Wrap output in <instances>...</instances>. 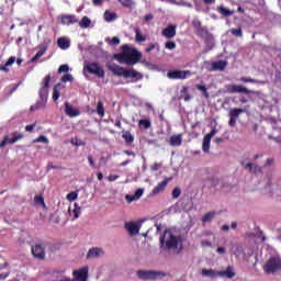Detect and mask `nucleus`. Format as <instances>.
Listing matches in <instances>:
<instances>
[{"mask_svg": "<svg viewBox=\"0 0 281 281\" xmlns=\"http://www.w3.org/2000/svg\"><path fill=\"white\" fill-rule=\"evenodd\" d=\"M122 53L114 55V60H117L121 65H137L142 60V52L137 50L135 47L128 46V44L123 45Z\"/></svg>", "mask_w": 281, "mask_h": 281, "instance_id": "1", "label": "nucleus"}, {"mask_svg": "<svg viewBox=\"0 0 281 281\" xmlns=\"http://www.w3.org/2000/svg\"><path fill=\"white\" fill-rule=\"evenodd\" d=\"M180 243L181 237L175 236L170 229L165 231L160 237V248H162L164 251H171V249H177Z\"/></svg>", "mask_w": 281, "mask_h": 281, "instance_id": "2", "label": "nucleus"}, {"mask_svg": "<svg viewBox=\"0 0 281 281\" xmlns=\"http://www.w3.org/2000/svg\"><path fill=\"white\" fill-rule=\"evenodd\" d=\"M110 71H112L113 76L137 78V80H142V74L137 72V70L128 69L120 65L110 66Z\"/></svg>", "mask_w": 281, "mask_h": 281, "instance_id": "3", "label": "nucleus"}, {"mask_svg": "<svg viewBox=\"0 0 281 281\" xmlns=\"http://www.w3.org/2000/svg\"><path fill=\"white\" fill-rule=\"evenodd\" d=\"M263 271L267 276H276V273L281 271V257L270 258L263 266Z\"/></svg>", "mask_w": 281, "mask_h": 281, "instance_id": "4", "label": "nucleus"}, {"mask_svg": "<svg viewBox=\"0 0 281 281\" xmlns=\"http://www.w3.org/2000/svg\"><path fill=\"white\" fill-rule=\"evenodd\" d=\"M83 71H88L92 76H97V78H104V68H102V65L97 61H88L83 65Z\"/></svg>", "mask_w": 281, "mask_h": 281, "instance_id": "5", "label": "nucleus"}, {"mask_svg": "<svg viewBox=\"0 0 281 281\" xmlns=\"http://www.w3.org/2000/svg\"><path fill=\"white\" fill-rule=\"evenodd\" d=\"M137 277L139 280H157V278L166 277V273L155 270H138Z\"/></svg>", "mask_w": 281, "mask_h": 281, "instance_id": "6", "label": "nucleus"}, {"mask_svg": "<svg viewBox=\"0 0 281 281\" xmlns=\"http://www.w3.org/2000/svg\"><path fill=\"white\" fill-rule=\"evenodd\" d=\"M190 76H192V71L190 70H169L167 72V78H169V80H186L188 78H190Z\"/></svg>", "mask_w": 281, "mask_h": 281, "instance_id": "7", "label": "nucleus"}, {"mask_svg": "<svg viewBox=\"0 0 281 281\" xmlns=\"http://www.w3.org/2000/svg\"><path fill=\"white\" fill-rule=\"evenodd\" d=\"M52 80V75H47L42 82V87L40 89V100H44L47 102V97L49 95V82Z\"/></svg>", "mask_w": 281, "mask_h": 281, "instance_id": "8", "label": "nucleus"}, {"mask_svg": "<svg viewBox=\"0 0 281 281\" xmlns=\"http://www.w3.org/2000/svg\"><path fill=\"white\" fill-rule=\"evenodd\" d=\"M31 252L34 258H37V260H45V246H43L42 244H36L35 246H32Z\"/></svg>", "mask_w": 281, "mask_h": 281, "instance_id": "9", "label": "nucleus"}, {"mask_svg": "<svg viewBox=\"0 0 281 281\" xmlns=\"http://www.w3.org/2000/svg\"><path fill=\"white\" fill-rule=\"evenodd\" d=\"M72 276L76 281H87V278H89V268L85 267L79 270H74Z\"/></svg>", "mask_w": 281, "mask_h": 281, "instance_id": "10", "label": "nucleus"}, {"mask_svg": "<svg viewBox=\"0 0 281 281\" xmlns=\"http://www.w3.org/2000/svg\"><path fill=\"white\" fill-rule=\"evenodd\" d=\"M13 135H15L13 138H10L8 135L4 136V138L0 142V148L8 146V144H16L19 139H23V134L13 133Z\"/></svg>", "mask_w": 281, "mask_h": 281, "instance_id": "11", "label": "nucleus"}, {"mask_svg": "<svg viewBox=\"0 0 281 281\" xmlns=\"http://www.w3.org/2000/svg\"><path fill=\"white\" fill-rule=\"evenodd\" d=\"M76 23H79L78 16L74 14L61 15V25H76Z\"/></svg>", "mask_w": 281, "mask_h": 281, "instance_id": "12", "label": "nucleus"}, {"mask_svg": "<svg viewBox=\"0 0 281 281\" xmlns=\"http://www.w3.org/2000/svg\"><path fill=\"white\" fill-rule=\"evenodd\" d=\"M165 38H175L177 36V25L170 24L161 32Z\"/></svg>", "mask_w": 281, "mask_h": 281, "instance_id": "13", "label": "nucleus"}, {"mask_svg": "<svg viewBox=\"0 0 281 281\" xmlns=\"http://www.w3.org/2000/svg\"><path fill=\"white\" fill-rule=\"evenodd\" d=\"M65 113L68 117H78V115H80V110L74 108L69 102H65Z\"/></svg>", "mask_w": 281, "mask_h": 281, "instance_id": "14", "label": "nucleus"}, {"mask_svg": "<svg viewBox=\"0 0 281 281\" xmlns=\"http://www.w3.org/2000/svg\"><path fill=\"white\" fill-rule=\"evenodd\" d=\"M227 67V61L225 60H218L211 63L210 71H225V68Z\"/></svg>", "mask_w": 281, "mask_h": 281, "instance_id": "15", "label": "nucleus"}, {"mask_svg": "<svg viewBox=\"0 0 281 281\" xmlns=\"http://www.w3.org/2000/svg\"><path fill=\"white\" fill-rule=\"evenodd\" d=\"M229 93H251V90L247 89L244 86L231 85L228 86Z\"/></svg>", "mask_w": 281, "mask_h": 281, "instance_id": "16", "label": "nucleus"}, {"mask_svg": "<svg viewBox=\"0 0 281 281\" xmlns=\"http://www.w3.org/2000/svg\"><path fill=\"white\" fill-rule=\"evenodd\" d=\"M181 144H183V135L175 134V135L170 136L169 146L178 147V146H181Z\"/></svg>", "mask_w": 281, "mask_h": 281, "instance_id": "17", "label": "nucleus"}, {"mask_svg": "<svg viewBox=\"0 0 281 281\" xmlns=\"http://www.w3.org/2000/svg\"><path fill=\"white\" fill-rule=\"evenodd\" d=\"M169 181H172V178H166L162 182L158 183V186L153 189V194H159L160 192H164Z\"/></svg>", "mask_w": 281, "mask_h": 281, "instance_id": "18", "label": "nucleus"}, {"mask_svg": "<svg viewBox=\"0 0 281 281\" xmlns=\"http://www.w3.org/2000/svg\"><path fill=\"white\" fill-rule=\"evenodd\" d=\"M218 276L221 278H227L228 280H232V278L236 277V272H234V268H232V266H228L226 270L220 271Z\"/></svg>", "mask_w": 281, "mask_h": 281, "instance_id": "19", "label": "nucleus"}, {"mask_svg": "<svg viewBox=\"0 0 281 281\" xmlns=\"http://www.w3.org/2000/svg\"><path fill=\"white\" fill-rule=\"evenodd\" d=\"M125 228L127 229V232H130L132 236L139 234V226L137 225V223H125Z\"/></svg>", "mask_w": 281, "mask_h": 281, "instance_id": "20", "label": "nucleus"}, {"mask_svg": "<svg viewBox=\"0 0 281 281\" xmlns=\"http://www.w3.org/2000/svg\"><path fill=\"white\" fill-rule=\"evenodd\" d=\"M179 100H184V102H190V100H192V95L189 92L188 86L182 87L180 90Z\"/></svg>", "mask_w": 281, "mask_h": 281, "instance_id": "21", "label": "nucleus"}, {"mask_svg": "<svg viewBox=\"0 0 281 281\" xmlns=\"http://www.w3.org/2000/svg\"><path fill=\"white\" fill-rule=\"evenodd\" d=\"M144 194V189H137L133 195H126L125 199L133 203V201H137L138 199H142V195Z\"/></svg>", "mask_w": 281, "mask_h": 281, "instance_id": "22", "label": "nucleus"}, {"mask_svg": "<svg viewBox=\"0 0 281 281\" xmlns=\"http://www.w3.org/2000/svg\"><path fill=\"white\" fill-rule=\"evenodd\" d=\"M204 43L207 47V49H214V35H212L211 33H207L206 35H204Z\"/></svg>", "mask_w": 281, "mask_h": 281, "instance_id": "23", "label": "nucleus"}, {"mask_svg": "<svg viewBox=\"0 0 281 281\" xmlns=\"http://www.w3.org/2000/svg\"><path fill=\"white\" fill-rule=\"evenodd\" d=\"M217 12H218V14H221L222 16H233V14H234V10H229V9H227V8H225L224 5H220V7H217Z\"/></svg>", "mask_w": 281, "mask_h": 281, "instance_id": "24", "label": "nucleus"}, {"mask_svg": "<svg viewBox=\"0 0 281 281\" xmlns=\"http://www.w3.org/2000/svg\"><path fill=\"white\" fill-rule=\"evenodd\" d=\"M47 52V44L41 46L40 50L35 54V56L31 59V63H36L43 55Z\"/></svg>", "mask_w": 281, "mask_h": 281, "instance_id": "25", "label": "nucleus"}, {"mask_svg": "<svg viewBox=\"0 0 281 281\" xmlns=\"http://www.w3.org/2000/svg\"><path fill=\"white\" fill-rule=\"evenodd\" d=\"M134 32L136 43H144L146 41V35L142 34V30L139 27H135Z\"/></svg>", "mask_w": 281, "mask_h": 281, "instance_id": "26", "label": "nucleus"}, {"mask_svg": "<svg viewBox=\"0 0 281 281\" xmlns=\"http://www.w3.org/2000/svg\"><path fill=\"white\" fill-rule=\"evenodd\" d=\"M202 276L204 278H217L218 272L214 269H202Z\"/></svg>", "mask_w": 281, "mask_h": 281, "instance_id": "27", "label": "nucleus"}, {"mask_svg": "<svg viewBox=\"0 0 281 281\" xmlns=\"http://www.w3.org/2000/svg\"><path fill=\"white\" fill-rule=\"evenodd\" d=\"M47 101L40 99L34 105L30 106V111H38L40 109H45Z\"/></svg>", "mask_w": 281, "mask_h": 281, "instance_id": "28", "label": "nucleus"}, {"mask_svg": "<svg viewBox=\"0 0 281 281\" xmlns=\"http://www.w3.org/2000/svg\"><path fill=\"white\" fill-rule=\"evenodd\" d=\"M78 23L79 27H82L83 30H87V27H91V19H89V16L87 15H85Z\"/></svg>", "mask_w": 281, "mask_h": 281, "instance_id": "29", "label": "nucleus"}, {"mask_svg": "<svg viewBox=\"0 0 281 281\" xmlns=\"http://www.w3.org/2000/svg\"><path fill=\"white\" fill-rule=\"evenodd\" d=\"M57 45H58V47H60V49H69V42H68V40L67 38H65V37H59L58 40H57Z\"/></svg>", "mask_w": 281, "mask_h": 281, "instance_id": "30", "label": "nucleus"}, {"mask_svg": "<svg viewBox=\"0 0 281 281\" xmlns=\"http://www.w3.org/2000/svg\"><path fill=\"white\" fill-rule=\"evenodd\" d=\"M100 254H102L101 248H91L87 254V258H98Z\"/></svg>", "mask_w": 281, "mask_h": 281, "instance_id": "31", "label": "nucleus"}, {"mask_svg": "<svg viewBox=\"0 0 281 281\" xmlns=\"http://www.w3.org/2000/svg\"><path fill=\"white\" fill-rule=\"evenodd\" d=\"M115 19H117V13L111 12V11H105L104 12V20L108 23H111V21H115Z\"/></svg>", "mask_w": 281, "mask_h": 281, "instance_id": "32", "label": "nucleus"}, {"mask_svg": "<svg viewBox=\"0 0 281 281\" xmlns=\"http://www.w3.org/2000/svg\"><path fill=\"white\" fill-rule=\"evenodd\" d=\"M122 137L123 139H125L126 144H133V142H135V136H133V134L130 131L124 132Z\"/></svg>", "mask_w": 281, "mask_h": 281, "instance_id": "33", "label": "nucleus"}, {"mask_svg": "<svg viewBox=\"0 0 281 281\" xmlns=\"http://www.w3.org/2000/svg\"><path fill=\"white\" fill-rule=\"evenodd\" d=\"M246 168L249 170V172H254L255 175H258V172H262V167L255 166V168H254V164H251V162H248L246 165Z\"/></svg>", "mask_w": 281, "mask_h": 281, "instance_id": "34", "label": "nucleus"}, {"mask_svg": "<svg viewBox=\"0 0 281 281\" xmlns=\"http://www.w3.org/2000/svg\"><path fill=\"white\" fill-rule=\"evenodd\" d=\"M195 89H198V91H202V95L206 99L210 100V92H207V88L203 85H196Z\"/></svg>", "mask_w": 281, "mask_h": 281, "instance_id": "35", "label": "nucleus"}, {"mask_svg": "<svg viewBox=\"0 0 281 281\" xmlns=\"http://www.w3.org/2000/svg\"><path fill=\"white\" fill-rule=\"evenodd\" d=\"M240 113H245V110H243L240 108L232 109L229 112V117H234L237 120V117L240 115Z\"/></svg>", "mask_w": 281, "mask_h": 281, "instance_id": "36", "label": "nucleus"}, {"mask_svg": "<svg viewBox=\"0 0 281 281\" xmlns=\"http://www.w3.org/2000/svg\"><path fill=\"white\" fill-rule=\"evenodd\" d=\"M138 125L140 126V128H144L145 131H148V128H150V126H151V123H150V120L142 119L138 122Z\"/></svg>", "mask_w": 281, "mask_h": 281, "instance_id": "37", "label": "nucleus"}, {"mask_svg": "<svg viewBox=\"0 0 281 281\" xmlns=\"http://www.w3.org/2000/svg\"><path fill=\"white\" fill-rule=\"evenodd\" d=\"M195 34L201 38H203V36H207V34H210V31H207V29L203 26H200L199 29L195 30Z\"/></svg>", "mask_w": 281, "mask_h": 281, "instance_id": "38", "label": "nucleus"}, {"mask_svg": "<svg viewBox=\"0 0 281 281\" xmlns=\"http://www.w3.org/2000/svg\"><path fill=\"white\" fill-rule=\"evenodd\" d=\"M97 113L100 117H104V103L102 101L97 102Z\"/></svg>", "mask_w": 281, "mask_h": 281, "instance_id": "39", "label": "nucleus"}, {"mask_svg": "<svg viewBox=\"0 0 281 281\" xmlns=\"http://www.w3.org/2000/svg\"><path fill=\"white\" fill-rule=\"evenodd\" d=\"M213 216H216V212L214 211L207 212L206 214H204V216H202V223H207L212 221Z\"/></svg>", "mask_w": 281, "mask_h": 281, "instance_id": "40", "label": "nucleus"}, {"mask_svg": "<svg viewBox=\"0 0 281 281\" xmlns=\"http://www.w3.org/2000/svg\"><path fill=\"white\" fill-rule=\"evenodd\" d=\"M231 34H233V36H236L237 38H243V29H231Z\"/></svg>", "mask_w": 281, "mask_h": 281, "instance_id": "41", "label": "nucleus"}, {"mask_svg": "<svg viewBox=\"0 0 281 281\" xmlns=\"http://www.w3.org/2000/svg\"><path fill=\"white\" fill-rule=\"evenodd\" d=\"M106 43H109V45H120V37L114 36V37H108Z\"/></svg>", "mask_w": 281, "mask_h": 281, "instance_id": "42", "label": "nucleus"}, {"mask_svg": "<svg viewBox=\"0 0 281 281\" xmlns=\"http://www.w3.org/2000/svg\"><path fill=\"white\" fill-rule=\"evenodd\" d=\"M123 8H133V0H119Z\"/></svg>", "mask_w": 281, "mask_h": 281, "instance_id": "43", "label": "nucleus"}, {"mask_svg": "<svg viewBox=\"0 0 281 281\" xmlns=\"http://www.w3.org/2000/svg\"><path fill=\"white\" fill-rule=\"evenodd\" d=\"M74 214H75V215H74L72 221H76L77 218L80 217L81 210H80V206H78V204H75Z\"/></svg>", "mask_w": 281, "mask_h": 281, "instance_id": "44", "label": "nucleus"}, {"mask_svg": "<svg viewBox=\"0 0 281 281\" xmlns=\"http://www.w3.org/2000/svg\"><path fill=\"white\" fill-rule=\"evenodd\" d=\"M34 202L36 205H45V199L42 195H35Z\"/></svg>", "mask_w": 281, "mask_h": 281, "instance_id": "45", "label": "nucleus"}, {"mask_svg": "<svg viewBox=\"0 0 281 281\" xmlns=\"http://www.w3.org/2000/svg\"><path fill=\"white\" fill-rule=\"evenodd\" d=\"M210 142L211 140H207L206 138H203L202 150L204 153H209V150H210Z\"/></svg>", "mask_w": 281, "mask_h": 281, "instance_id": "46", "label": "nucleus"}, {"mask_svg": "<svg viewBox=\"0 0 281 281\" xmlns=\"http://www.w3.org/2000/svg\"><path fill=\"white\" fill-rule=\"evenodd\" d=\"M165 47H166V49H176L177 43H175L173 41H168L165 43Z\"/></svg>", "mask_w": 281, "mask_h": 281, "instance_id": "47", "label": "nucleus"}, {"mask_svg": "<svg viewBox=\"0 0 281 281\" xmlns=\"http://www.w3.org/2000/svg\"><path fill=\"white\" fill-rule=\"evenodd\" d=\"M61 82H74V76L66 74L61 77Z\"/></svg>", "mask_w": 281, "mask_h": 281, "instance_id": "48", "label": "nucleus"}, {"mask_svg": "<svg viewBox=\"0 0 281 281\" xmlns=\"http://www.w3.org/2000/svg\"><path fill=\"white\" fill-rule=\"evenodd\" d=\"M181 196V189L176 187L173 190H172V199H179Z\"/></svg>", "mask_w": 281, "mask_h": 281, "instance_id": "49", "label": "nucleus"}, {"mask_svg": "<svg viewBox=\"0 0 281 281\" xmlns=\"http://www.w3.org/2000/svg\"><path fill=\"white\" fill-rule=\"evenodd\" d=\"M240 81H241V82H250V83H252V85H256V83L260 82V81H258L257 79H251V78H249V77H241V78H240Z\"/></svg>", "mask_w": 281, "mask_h": 281, "instance_id": "50", "label": "nucleus"}, {"mask_svg": "<svg viewBox=\"0 0 281 281\" xmlns=\"http://www.w3.org/2000/svg\"><path fill=\"white\" fill-rule=\"evenodd\" d=\"M67 71H69V66L67 64L59 66L58 74H67Z\"/></svg>", "mask_w": 281, "mask_h": 281, "instance_id": "51", "label": "nucleus"}, {"mask_svg": "<svg viewBox=\"0 0 281 281\" xmlns=\"http://www.w3.org/2000/svg\"><path fill=\"white\" fill-rule=\"evenodd\" d=\"M202 26L203 25H202L201 21H199V20H193L192 21V27H193L194 32H196V30H199Z\"/></svg>", "mask_w": 281, "mask_h": 281, "instance_id": "52", "label": "nucleus"}, {"mask_svg": "<svg viewBox=\"0 0 281 281\" xmlns=\"http://www.w3.org/2000/svg\"><path fill=\"white\" fill-rule=\"evenodd\" d=\"M58 98H60V91H58V88H54L53 89V100L54 102H56L58 100Z\"/></svg>", "mask_w": 281, "mask_h": 281, "instance_id": "53", "label": "nucleus"}, {"mask_svg": "<svg viewBox=\"0 0 281 281\" xmlns=\"http://www.w3.org/2000/svg\"><path fill=\"white\" fill-rule=\"evenodd\" d=\"M76 199H78V193L70 192V193L67 194V200L68 201H76Z\"/></svg>", "mask_w": 281, "mask_h": 281, "instance_id": "54", "label": "nucleus"}, {"mask_svg": "<svg viewBox=\"0 0 281 281\" xmlns=\"http://www.w3.org/2000/svg\"><path fill=\"white\" fill-rule=\"evenodd\" d=\"M16 63V57L11 56L7 61H5V67H10Z\"/></svg>", "mask_w": 281, "mask_h": 281, "instance_id": "55", "label": "nucleus"}, {"mask_svg": "<svg viewBox=\"0 0 281 281\" xmlns=\"http://www.w3.org/2000/svg\"><path fill=\"white\" fill-rule=\"evenodd\" d=\"M34 142H41L42 144H49V139H47L45 136L37 137Z\"/></svg>", "mask_w": 281, "mask_h": 281, "instance_id": "56", "label": "nucleus"}, {"mask_svg": "<svg viewBox=\"0 0 281 281\" xmlns=\"http://www.w3.org/2000/svg\"><path fill=\"white\" fill-rule=\"evenodd\" d=\"M117 179H120V176L117 175H110L108 177V181H117Z\"/></svg>", "mask_w": 281, "mask_h": 281, "instance_id": "57", "label": "nucleus"}, {"mask_svg": "<svg viewBox=\"0 0 281 281\" xmlns=\"http://www.w3.org/2000/svg\"><path fill=\"white\" fill-rule=\"evenodd\" d=\"M88 161H89L91 168H95V162L93 161V156L89 155L88 156Z\"/></svg>", "mask_w": 281, "mask_h": 281, "instance_id": "58", "label": "nucleus"}, {"mask_svg": "<svg viewBox=\"0 0 281 281\" xmlns=\"http://www.w3.org/2000/svg\"><path fill=\"white\" fill-rule=\"evenodd\" d=\"M35 126H36V124L26 125V126H25V131H26L27 133H32V131H34Z\"/></svg>", "mask_w": 281, "mask_h": 281, "instance_id": "59", "label": "nucleus"}, {"mask_svg": "<svg viewBox=\"0 0 281 281\" xmlns=\"http://www.w3.org/2000/svg\"><path fill=\"white\" fill-rule=\"evenodd\" d=\"M7 278H10V272L0 273V280H5Z\"/></svg>", "mask_w": 281, "mask_h": 281, "instance_id": "60", "label": "nucleus"}, {"mask_svg": "<svg viewBox=\"0 0 281 281\" xmlns=\"http://www.w3.org/2000/svg\"><path fill=\"white\" fill-rule=\"evenodd\" d=\"M156 45L155 44H149V46L145 49V52L148 54L155 49Z\"/></svg>", "mask_w": 281, "mask_h": 281, "instance_id": "61", "label": "nucleus"}, {"mask_svg": "<svg viewBox=\"0 0 281 281\" xmlns=\"http://www.w3.org/2000/svg\"><path fill=\"white\" fill-rule=\"evenodd\" d=\"M228 125H229V126H236V119L229 116Z\"/></svg>", "mask_w": 281, "mask_h": 281, "instance_id": "62", "label": "nucleus"}, {"mask_svg": "<svg viewBox=\"0 0 281 281\" xmlns=\"http://www.w3.org/2000/svg\"><path fill=\"white\" fill-rule=\"evenodd\" d=\"M0 71H4L5 74H8L10 71V68H8V66H5V64L3 66H0Z\"/></svg>", "mask_w": 281, "mask_h": 281, "instance_id": "63", "label": "nucleus"}, {"mask_svg": "<svg viewBox=\"0 0 281 281\" xmlns=\"http://www.w3.org/2000/svg\"><path fill=\"white\" fill-rule=\"evenodd\" d=\"M153 19H154V16H153V14H150V13L145 15V21H146V22L153 21Z\"/></svg>", "mask_w": 281, "mask_h": 281, "instance_id": "64", "label": "nucleus"}]
</instances>
